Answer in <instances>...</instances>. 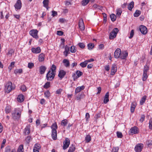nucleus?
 Segmentation results:
<instances>
[{"label":"nucleus","instance_id":"obj_58","mask_svg":"<svg viewBox=\"0 0 152 152\" xmlns=\"http://www.w3.org/2000/svg\"><path fill=\"white\" fill-rule=\"evenodd\" d=\"M134 34V31L133 30H132L131 31V32L130 33V36L129 37V38L130 39L132 38L133 35Z\"/></svg>","mask_w":152,"mask_h":152},{"label":"nucleus","instance_id":"obj_62","mask_svg":"<svg viewBox=\"0 0 152 152\" xmlns=\"http://www.w3.org/2000/svg\"><path fill=\"white\" fill-rule=\"evenodd\" d=\"M118 147L113 148L112 149V152H118Z\"/></svg>","mask_w":152,"mask_h":152},{"label":"nucleus","instance_id":"obj_55","mask_svg":"<svg viewBox=\"0 0 152 152\" xmlns=\"http://www.w3.org/2000/svg\"><path fill=\"white\" fill-rule=\"evenodd\" d=\"M14 51L12 49H11L8 51V53H7V55H10V56H11L12 55V54L13 53H14Z\"/></svg>","mask_w":152,"mask_h":152},{"label":"nucleus","instance_id":"obj_21","mask_svg":"<svg viewBox=\"0 0 152 152\" xmlns=\"http://www.w3.org/2000/svg\"><path fill=\"white\" fill-rule=\"evenodd\" d=\"M136 105V104L135 102H132L130 108L131 111L132 113L134 112Z\"/></svg>","mask_w":152,"mask_h":152},{"label":"nucleus","instance_id":"obj_20","mask_svg":"<svg viewBox=\"0 0 152 152\" xmlns=\"http://www.w3.org/2000/svg\"><path fill=\"white\" fill-rule=\"evenodd\" d=\"M85 86H83L77 87L75 90V94H77V93L80 92L81 90H83Z\"/></svg>","mask_w":152,"mask_h":152},{"label":"nucleus","instance_id":"obj_3","mask_svg":"<svg viewBox=\"0 0 152 152\" xmlns=\"http://www.w3.org/2000/svg\"><path fill=\"white\" fill-rule=\"evenodd\" d=\"M56 73L51 72L50 70H49L46 76V79L48 81H52L54 79Z\"/></svg>","mask_w":152,"mask_h":152},{"label":"nucleus","instance_id":"obj_36","mask_svg":"<svg viewBox=\"0 0 152 152\" xmlns=\"http://www.w3.org/2000/svg\"><path fill=\"white\" fill-rule=\"evenodd\" d=\"M90 0H83L81 2L82 4L84 6L86 5Z\"/></svg>","mask_w":152,"mask_h":152},{"label":"nucleus","instance_id":"obj_29","mask_svg":"<svg viewBox=\"0 0 152 152\" xmlns=\"http://www.w3.org/2000/svg\"><path fill=\"white\" fill-rule=\"evenodd\" d=\"M88 64V63L87 62V61L86 60L84 61L81 63L80 64V65L81 67L83 68H84Z\"/></svg>","mask_w":152,"mask_h":152},{"label":"nucleus","instance_id":"obj_5","mask_svg":"<svg viewBox=\"0 0 152 152\" xmlns=\"http://www.w3.org/2000/svg\"><path fill=\"white\" fill-rule=\"evenodd\" d=\"M118 31L117 28H115L110 34L109 39H112L115 38Z\"/></svg>","mask_w":152,"mask_h":152},{"label":"nucleus","instance_id":"obj_18","mask_svg":"<svg viewBox=\"0 0 152 152\" xmlns=\"http://www.w3.org/2000/svg\"><path fill=\"white\" fill-rule=\"evenodd\" d=\"M70 50L69 47L66 45L65 47V51L64 52V54L66 57L68 56V54L70 53L69 52Z\"/></svg>","mask_w":152,"mask_h":152},{"label":"nucleus","instance_id":"obj_63","mask_svg":"<svg viewBox=\"0 0 152 152\" xmlns=\"http://www.w3.org/2000/svg\"><path fill=\"white\" fill-rule=\"evenodd\" d=\"M63 32L61 31H57V34L58 35L61 36L63 34Z\"/></svg>","mask_w":152,"mask_h":152},{"label":"nucleus","instance_id":"obj_40","mask_svg":"<svg viewBox=\"0 0 152 152\" xmlns=\"http://www.w3.org/2000/svg\"><path fill=\"white\" fill-rule=\"evenodd\" d=\"M50 86V82H47L43 86L44 88L47 89Z\"/></svg>","mask_w":152,"mask_h":152},{"label":"nucleus","instance_id":"obj_45","mask_svg":"<svg viewBox=\"0 0 152 152\" xmlns=\"http://www.w3.org/2000/svg\"><path fill=\"white\" fill-rule=\"evenodd\" d=\"M22 72V69H16L14 71V73L17 74L18 73L20 74Z\"/></svg>","mask_w":152,"mask_h":152},{"label":"nucleus","instance_id":"obj_43","mask_svg":"<svg viewBox=\"0 0 152 152\" xmlns=\"http://www.w3.org/2000/svg\"><path fill=\"white\" fill-rule=\"evenodd\" d=\"M148 77L147 75V73H145L143 72V77H142V80L144 81L146 80Z\"/></svg>","mask_w":152,"mask_h":152},{"label":"nucleus","instance_id":"obj_35","mask_svg":"<svg viewBox=\"0 0 152 152\" xmlns=\"http://www.w3.org/2000/svg\"><path fill=\"white\" fill-rule=\"evenodd\" d=\"M75 150V147L72 145L69 148L68 152H73Z\"/></svg>","mask_w":152,"mask_h":152},{"label":"nucleus","instance_id":"obj_59","mask_svg":"<svg viewBox=\"0 0 152 152\" xmlns=\"http://www.w3.org/2000/svg\"><path fill=\"white\" fill-rule=\"evenodd\" d=\"M103 15L104 17V21L105 22H106L107 20V15L105 13H103Z\"/></svg>","mask_w":152,"mask_h":152},{"label":"nucleus","instance_id":"obj_22","mask_svg":"<svg viewBox=\"0 0 152 152\" xmlns=\"http://www.w3.org/2000/svg\"><path fill=\"white\" fill-rule=\"evenodd\" d=\"M17 99L19 102H21L24 101V96L22 95H20L18 96Z\"/></svg>","mask_w":152,"mask_h":152},{"label":"nucleus","instance_id":"obj_16","mask_svg":"<svg viewBox=\"0 0 152 152\" xmlns=\"http://www.w3.org/2000/svg\"><path fill=\"white\" fill-rule=\"evenodd\" d=\"M128 53L126 51H124L122 53H121L120 56L119 58L121 59H124L126 58L128 56Z\"/></svg>","mask_w":152,"mask_h":152},{"label":"nucleus","instance_id":"obj_56","mask_svg":"<svg viewBox=\"0 0 152 152\" xmlns=\"http://www.w3.org/2000/svg\"><path fill=\"white\" fill-rule=\"evenodd\" d=\"M34 66V64L32 63H29L28 64V67L30 69H31Z\"/></svg>","mask_w":152,"mask_h":152},{"label":"nucleus","instance_id":"obj_28","mask_svg":"<svg viewBox=\"0 0 152 152\" xmlns=\"http://www.w3.org/2000/svg\"><path fill=\"white\" fill-rule=\"evenodd\" d=\"M23 145H21L19 146L17 151V152H23Z\"/></svg>","mask_w":152,"mask_h":152},{"label":"nucleus","instance_id":"obj_44","mask_svg":"<svg viewBox=\"0 0 152 152\" xmlns=\"http://www.w3.org/2000/svg\"><path fill=\"white\" fill-rule=\"evenodd\" d=\"M15 64V62H12L11 63L10 66L8 67V69H9V71H10L14 67Z\"/></svg>","mask_w":152,"mask_h":152},{"label":"nucleus","instance_id":"obj_39","mask_svg":"<svg viewBox=\"0 0 152 152\" xmlns=\"http://www.w3.org/2000/svg\"><path fill=\"white\" fill-rule=\"evenodd\" d=\"M110 18L112 21H114L116 18V16L115 15L113 14L110 15Z\"/></svg>","mask_w":152,"mask_h":152},{"label":"nucleus","instance_id":"obj_4","mask_svg":"<svg viewBox=\"0 0 152 152\" xmlns=\"http://www.w3.org/2000/svg\"><path fill=\"white\" fill-rule=\"evenodd\" d=\"M14 89L12 86V83L11 82H9L7 83L5 86V90L7 93H9L12 90Z\"/></svg>","mask_w":152,"mask_h":152},{"label":"nucleus","instance_id":"obj_11","mask_svg":"<svg viewBox=\"0 0 152 152\" xmlns=\"http://www.w3.org/2000/svg\"><path fill=\"white\" fill-rule=\"evenodd\" d=\"M139 30L141 33L143 34H146L147 32V28L144 26H140L139 27Z\"/></svg>","mask_w":152,"mask_h":152},{"label":"nucleus","instance_id":"obj_57","mask_svg":"<svg viewBox=\"0 0 152 152\" xmlns=\"http://www.w3.org/2000/svg\"><path fill=\"white\" fill-rule=\"evenodd\" d=\"M34 148H35V149L39 150L40 148V146L39 144L36 143L35 144Z\"/></svg>","mask_w":152,"mask_h":152},{"label":"nucleus","instance_id":"obj_53","mask_svg":"<svg viewBox=\"0 0 152 152\" xmlns=\"http://www.w3.org/2000/svg\"><path fill=\"white\" fill-rule=\"evenodd\" d=\"M149 124V129H152V118L150 119Z\"/></svg>","mask_w":152,"mask_h":152},{"label":"nucleus","instance_id":"obj_46","mask_svg":"<svg viewBox=\"0 0 152 152\" xmlns=\"http://www.w3.org/2000/svg\"><path fill=\"white\" fill-rule=\"evenodd\" d=\"M45 96L47 98H49L50 96V93L49 91H47L44 93Z\"/></svg>","mask_w":152,"mask_h":152},{"label":"nucleus","instance_id":"obj_37","mask_svg":"<svg viewBox=\"0 0 152 152\" xmlns=\"http://www.w3.org/2000/svg\"><path fill=\"white\" fill-rule=\"evenodd\" d=\"M70 51L72 53H75L76 52V50L75 47L72 46L70 47Z\"/></svg>","mask_w":152,"mask_h":152},{"label":"nucleus","instance_id":"obj_32","mask_svg":"<svg viewBox=\"0 0 152 152\" xmlns=\"http://www.w3.org/2000/svg\"><path fill=\"white\" fill-rule=\"evenodd\" d=\"M67 123V120L66 119H64L61 121V125L63 126H65L66 125Z\"/></svg>","mask_w":152,"mask_h":152},{"label":"nucleus","instance_id":"obj_33","mask_svg":"<svg viewBox=\"0 0 152 152\" xmlns=\"http://www.w3.org/2000/svg\"><path fill=\"white\" fill-rule=\"evenodd\" d=\"M141 14V11L139 10H137L134 14V16L135 17L139 16Z\"/></svg>","mask_w":152,"mask_h":152},{"label":"nucleus","instance_id":"obj_51","mask_svg":"<svg viewBox=\"0 0 152 152\" xmlns=\"http://www.w3.org/2000/svg\"><path fill=\"white\" fill-rule=\"evenodd\" d=\"M117 137L119 138H121L123 137L122 133L121 132H117Z\"/></svg>","mask_w":152,"mask_h":152},{"label":"nucleus","instance_id":"obj_50","mask_svg":"<svg viewBox=\"0 0 152 152\" xmlns=\"http://www.w3.org/2000/svg\"><path fill=\"white\" fill-rule=\"evenodd\" d=\"M20 89L23 91H25L26 90V87L24 85H22L21 86Z\"/></svg>","mask_w":152,"mask_h":152},{"label":"nucleus","instance_id":"obj_15","mask_svg":"<svg viewBox=\"0 0 152 152\" xmlns=\"http://www.w3.org/2000/svg\"><path fill=\"white\" fill-rule=\"evenodd\" d=\"M79 27L81 31L85 29V26L82 20H80L79 22Z\"/></svg>","mask_w":152,"mask_h":152},{"label":"nucleus","instance_id":"obj_8","mask_svg":"<svg viewBox=\"0 0 152 152\" xmlns=\"http://www.w3.org/2000/svg\"><path fill=\"white\" fill-rule=\"evenodd\" d=\"M129 131L130 132L129 134H137L139 132L138 129L136 126L132 127L130 129Z\"/></svg>","mask_w":152,"mask_h":152},{"label":"nucleus","instance_id":"obj_2","mask_svg":"<svg viewBox=\"0 0 152 152\" xmlns=\"http://www.w3.org/2000/svg\"><path fill=\"white\" fill-rule=\"evenodd\" d=\"M21 111H19L18 109H15L13 113H12V115L13 118L15 119H18L20 117Z\"/></svg>","mask_w":152,"mask_h":152},{"label":"nucleus","instance_id":"obj_14","mask_svg":"<svg viewBox=\"0 0 152 152\" xmlns=\"http://www.w3.org/2000/svg\"><path fill=\"white\" fill-rule=\"evenodd\" d=\"M117 71V67L116 64H114L112 65L111 68V75H113Z\"/></svg>","mask_w":152,"mask_h":152},{"label":"nucleus","instance_id":"obj_7","mask_svg":"<svg viewBox=\"0 0 152 152\" xmlns=\"http://www.w3.org/2000/svg\"><path fill=\"white\" fill-rule=\"evenodd\" d=\"M70 144V140L69 138H66L65 140L63 142V148L64 150L66 149L69 147Z\"/></svg>","mask_w":152,"mask_h":152},{"label":"nucleus","instance_id":"obj_19","mask_svg":"<svg viewBox=\"0 0 152 152\" xmlns=\"http://www.w3.org/2000/svg\"><path fill=\"white\" fill-rule=\"evenodd\" d=\"M46 69V68L45 66H42L39 67V72L41 74H43L45 73Z\"/></svg>","mask_w":152,"mask_h":152},{"label":"nucleus","instance_id":"obj_64","mask_svg":"<svg viewBox=\"0 0 152 152\" xmlns=\"http://www.w3.org/2000/svg\"><path fill=\"white\" fill-rule=\"evenodd\" d=\"M62 91V89H59L56 91V94H61V91Z\"/></svg>","mask_w":152,"mask_h":152},{"label":"nucleus","instance_id":"obj_17","mask_svg":"<svg viewBox=\"0 0 152 152\" xmlns=\"http://www.w3.org/2000/svg\"><path fill=\"white\" fill-rule=\"evenodd\" d=\"M41 49L40 47H38L37 48H31V51L35 53H38L40 52Z\"/></svg>","mask_w":152,"mask_h":152},{"label":"nucleus","instance_id":"obj_23","mask_svg":"<svg viewBox=\"0 0 152 152\" xmlns=\"http://www.w3.org/2000/svg\"><path fill=\"white\" fill-rule=\"evenodd\" d=\"M63 63L64 64V65L66 67L69 66L70 63L69 61L67 59L63 60Z\"/></svg>","mask_w":152,"mask_h":152},{"label":"nucleus","instance_id":"obj_52","mask_svg":"<svg viewBox=\"0 0 152 152\" xmlns=\"http://www.w3.org/2000/svg\"><path fill=\"white\" fill-rule=\"evenodd\" d=\"M145 115H142L141 116V118L140 120V121L142 123L144 120Z\"/></svg>","mask_w":152,"mask_h":152},{"label":"nucleus","instance_id":"obj_41","mask_svg":"<svg viewBox=\"0 0 152 152\" xmlns=\"http://www.w3.org/2000/svg\"><path fill=\"white\" fill-rule=\"evenodd\" d=\"M32 140L31 137L29 136H27L25 139V141L27 144H28L30 141Z\"/></svg>","mask_w":152,"mask_h":152},{"label":"nucleus","instance_id":"obj_42","mask_svg":"<svg viewBox=\"0 0 152 152\" xmlns=\"http://www.w3.org/2000/svg\"><path fill=\"white\" fill-rule=\"evenodd\" d=\"M149 69V67L147 65H145L144 66L143 72L147 73Z\"/></svg>","mask_w":152,"mask_h":152},{"label":"nucleus","instance_id":"obj_47","mask_svg":"<svg viewBox=\"0 0 152 152\" xmlns=\"http://www.w3.org/2000/svg\"><path fill=\"white\" fill-rule=\"evenodd\" d=\"M24 132L26 134H28L30 133L29 129L28 126L25 128Z\"/></svg>","mask_w":152,"mask_h":152},{"label":"nucleus","instance_id":"obj_25","mask_svg":"<svg viewBox=\"0 0 152 152\" xmlns=\"http://www.w3.org/2000/svg\"><path fill=\"white\" fill-rule=\"evenodd\" d=\"M45 59V55L42 53L40 54L39 56L38 60L39 61L42 62L44 61Z\"/></svg>","mask_w":152,"mask_h":152},{"label":"nucleus","instance_id":"obj_49","mask_svg":"<svg viewBox=\"0 0 152 152\" xmlns=\"http://www.w3.org/2000/svg\"><path fill=\"white\" fill-rule=\"evenodd\" d=\"M11 111V108L9 106H7L5 108V112L6 113H8Z\"/></svg>","mask_w":152,"mask_h":152},{"label":"nucleus","instance_id":"obj_26","mask_svg":"<svg viewBox=\"0 0 152 152\" xmlns=\"http://www.w3.org/2000/svg\"><path fill=\"white\" fill-rule=\"evenodd\" d=\"M43 4L44 6L46 7L47 10H48L49 8L48 4L49 0H44L43 1Z\"/></svg>","mask_w":152,"mask_h":152},{"label":"nucleus","instance_id":"obj_54","mask_svg":"<svg viewBox=\"0 0 152 152\" xmlns=\"http://www.w3.org/2000/svg\"><path fill=\"white\" fill-rule=\"evenodd\" d=\"M122 13L121 10L120 9L117 10V15H118L119 16H120Z\"/></svg>","mask_w":152,"mask_h":152},{"label":"nucleus","instance_id":"obj_13","mask_svg":"<svg viewBox=\"0 0 152 152\" xmlns=\"http://www.w3.org/2000/svg\"><path fill=\"white\" fill-rule=\"evenodd\" d=\"M16 9L18 10H20L22 7V3L20 0H18L14 5Z\"/></svg>","mask_w":152,"mask_h":152},{"label":"nucleus","instance_id":"obj_12","mask_svg":"<svg viewBox=\"0 0 152 152\" xmlns=\"http://www.w3.org/2000/svg\"><path fill=\"white\" fill-rule=\"evenodd\" d=\"M66 73V71L63 70H61L59 72L58 76L61 79L64 77Z\"/></svg>","mask_w":152,"mask_h":152},{"label":"nucleus","instance_id":"obj_24","mask_svg":"<svg viewBox=\"0 0 152 152\" xmlns=\"http://www.w3.org/2000/svg\"><path fill=\"white\" fill-rule=\"evenodd\" d=\"M109 93L107 92L105 95L104 98V103H107L109 101Z\"/></svg>","mask_w":152,"mask_h":152},{"label":"nucleus","instance_id":"obj_30","mask_svg":"<svg viewBox=\"0 0 152 152\" xmlns=\"http://www.w3.org/2000/svg\"><path fill=\"white\" fill-rule=\"evenodd\" d=\"M56 66L54 64H53L50 68V70H51V72H54L56 73Z\"/></svg>","mask_w":152,"mask_h":152},{"label":"nucleus","instance_id":"obj_6","mask_svg":"<svg viewBox=\"0 0 152 152\" xmlns=\"http://www.w3.org/2000/svg\"><path fill=\"white\" fill-rule=\"evenodd\" d=\"M38 31L36 29H32L29 31L30 34L34 38L36 39L38 38V36L37 35Z\"/></svg>","mask_w":152,"mask_h":152},{"label":"nucleus","instance_id":"obj_27","mask_svg":"<svg viewBox=\"0 0 152 152\" xmlns=\"http://www.w3.org/2000/svg\"><path fill=\"white\" fill-rule=\"evenodd\" d=\"M134 1H132L131 2L128 6V9L130 11L132 10V8L134 7Z\"/></svg>","mask_w":152,"mask_h":152},{"label":"nucleus","instance_id":"obj_1","mask_svg":"<svg viewBox=\"0 0 152 152\" xmlns=\"http://www.w3.org/2000/svg\"><path fill=\"white\" fill-rule=\"evenodd\" d=\"M52 130L51 136L53 140H56L57 139V134L56 129L58 128V126L56 123L53 124L51 126Z\"/></svg>","mask_w":152,"mask_h":152},{"label":"nucleus","instance_id":"obj_34","mask_svg":"<svg viewBox=\"0 0 152 152\" xmlns=\"http://www.w3.org/2000/svg\"><path fill=\"white\" fill-rule=\"evenodd\" d=\"M77 76L76 77V78H78L80 77L83 74V72L79 70H77L76 71Z\"/></svg>","mask_w":152,"mask_h":152},{"label":"nucleus","instance_id":"obj_31","mask_svg":"<svg viewBox=\"0 0 152 152\" xmlns=\"http://www.w3.org/2000/svg\"><path fill=\"white\" fill-rule=\"evenodd\" d=\"M146 99V96H144L142 98L140 102V104L141 105H142L145 102Z\"/></svg>","mask_w":152,"mask_h":152},{"label":"nucleus","instance_id":"obj_38","mask_svg":"<svg viewBox=\"0 0 152 152\" xmlns=\"http://www.w3.org/2000/svg\"><path fill=\"white\" fill-rule=\"evenodd\" d=\"M91 140V138L90 135L88 134L87 135L86 138L85 140L87 142H89Z\"/></svg>","mask_w":152,"mask_h":152},{"label":"nucleus","instance_id":"obj_10","mask_svg":"<svg viewBox=\"0 0 152 152\" xmlns=\"http://www.w3.org/2000/svg\"><path fill=\"white\" fill-rule=\"evenodd\" d=\"M121 50L119 48H117L115 50L114 53V56L115 58H119L121 54Z\"/></svg>","mask_w":152,"mask_h":152},{"label":"nucleus","instance_id":"obj_61","mask_svg":"<svg viewBox=\"0 0 152 152\" xmlns=\"http://www.w3.org/2000/svg\"><path fill=\"white\" fill-rule=\"evenodd\" d=\"M90 118V115L89 113H87L86 114V121H88V119Z\"/></svg>","mask_w":152,"mask_h":152},{"label":"nucleus","instance_id":"obj_48","mask_svg":"<svg viewBox=\"0 0 152 152\" xmlns=\"http://www.w3.org/2000/svg\"><path fill=\"white\" fill-rule=\"evenodd\" d=\"M88 46L89 49H91L94 47V45L93 43H90L88 45Z\"/></svg>","mask_w":152,"mask_h":152},{"label":"nucleus","instance_id":"obj_9","mask_svg":"<svg viewBox=\"0 0 152 152\" xmlns=\"http://www.w3.org/2000/svg\"><path fill=\"white\" fill-rule=\"evenodd\" d=\"M143 146V144H139L137 145L134 148L135 151L136 152H141Z\"/></svg>","mask_w":152,"mask_h":152},{"label":"nucleus","instance_id":"obj_60","mask_svg":"<svg viewBox=\"0 0 152 152\" xmlns=\"http://www.w3.org/2000/svg\"><path fill=\"white\" fill-rule=\"evenodd\" d=\"M79 46L81 48H83L85 47V45L83 43H79L78 44Z\"/></svg>","mask_w":152,"mask_h":152}]
</instances>
